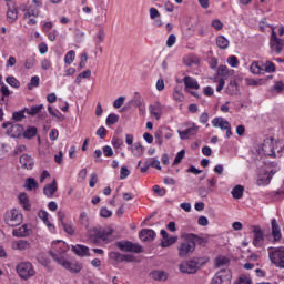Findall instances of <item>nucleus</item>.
Wrapping results in <instances>:
<instances>
[{"label":"nucleus","mask_w":284,"mask_h":284,"mask_svg":"<svg viewBox=\"0 0 284 284\" xmlns=\"http://www.w3.org/2000/svg\"><path fill=\"white\" fill-rule=\"evenodd\" d=\"M49 254L58 265H61L64 270L71 272V274H79V272L83 270V265L79 262H68L65 261V257L59 256L58 254L52 253V251H50Z\"/></svg>","instance_id":"1"},{"label":"nucleus","mask_w":284,"mask_h":284,"mask_svg":"<svg viewBox=\"0 0 284 284\" xmlns=\"http://www.w3.org/2000/svg\"><path fill=\"white\" fill-rule=\"evenodd\" d=\"M268 258L275 267L284 270V246L268 247Z\"/></svg>","instance_id":"2"},{"label":"nucleus","mask_w":284,"mask_h":284,"mask_svg":"<svg viewBox=\"0 0 284 284\" xmlns=\"http://www.w3.org/2000/svg\"><path fill=\"white\" fill-rule=\"evenodd\" d=\"M4 222L10 227H17L18 225H21V223H23V214H21L20 211L17 209H11L6 212Z\"/></svg>","instance_id":"3"},{"label":"nucleus","mask_w":284,"mask_h":284,"mask_svg":"<svg viewBox=\"0 0 284 284\" xmlns=\"http://www.w3.org/2000/svg\"><path fill=\"white\" fill-rule=\"evenodd\" d=\"M17 274L20 276V278H23V281H28V278H32L34 274H37V271H34V266L30 262H21L16 266Z\"/></svg>","instance_id":"4"},{"label":"nucleus","mask_w":284,"mask_h":284,"mask_svg":"<svg viewBox=\"0 0 284 284\" xmlns=\"http://www.w3.org/2000/svg\"><path fill=\"white\" fill-rule=\"evenodd\" d=\"M201 265V258L194 257L190 261H184L179 265V270L182 274H196Z\"/></svg>","instance_id":"5"},{"label":"nucleus","mask_w":284,"mask_h":284,"mask_svg":"<svg viewBox=\"0 0 284 284\" xmlns=\"http://www.w3.org/2000/svg\"><path fill=\"white\" fill-rule=\"evenodd\" d=\"M195 250L194 242L190 240V235L187 233L184 235V241L178 247L179 256L180 258H187V256H190V254H192Z\"/></svg>","instance_id":"6"},{"label":"nucleus","mask_w":284,"mask_h":284,"mask_svg":"<svg viewBox=\"0 0 284 284\" xmlns=\"http://www.w3.org/2000/svg\"><path fill=\"white\" fill-rule=\"evenodd\" d=\"M112 232L114 231H101L99 229H94L93 234L91 235V241H93L94 243H99L100 241H103L104 243H112V241H114V239L112 237Z\"/></svg>","instance_id":"7"},{"label":"nucleus","mask_w":284,"mask_h":284,"mask_svg":"<svg viewBox=\"0 0 284 284\" xmlns=\"http://www.w3.org/2000/svg\"><path fill=\"white\" fill-rule=\"evenodd\" d=\"M3 130L6 131V134L8 136H11V139H19L23 134V125L21 124H12L11 122H4L2 124Z\"/></svg>","instance_id":"8"},{"label":"nucleus","mask_w":284,"mask_h":284,"mask_svg":"<svg viewBox=\"0 0 284 284\" xmlns=\"http://www.w3.org/2000/svg\"><path fill=\"white\" fill-rule=\"evenodd\" d=\"M116 247L121 250V252H133L134 254H141L143 252V247L141 245L130 241L116 242Z\"/></svg>","instance_id":"9"},{"label":"nucleus","mask_w":284,"mask_h":284,"mask_svg":"<svg viewBox=\"0 0 284 284\" xmlns=\"http://www.w3.org/2000/svg\"><path fill=\"white\" fill-rule=\"evenodd\" d=\"M232 283V273L230 270H221L212 278L211 284H231Z\"/></svg>","instance_id":"10"},{"label":"nucleus","mask_w":284,"mask_h":284,"mask_svg":"<svg viewBox=\"0 0 284 284\" xmlns=\"http://www.w3.org/2000/svg\"><path fill=\"white\" fill-rule=\"evenodd\" d=\"M270 45L273 52H275V54H281V52H283L284 40L278 38L276 31H272Z\"/></svg>","instance_id":"11"},{"label":"nucleus","mask_w":284,"mask_h":284,"mask_svg":"<svg viewBox=\"0 0 284 284\" xmlns=\"http://www.w3.org/2000/svg\"><path fill=\"white\" fill-rule=\"evenodd\" d=\"M262 150L267 156L276 158V146L274 138H266L262 144Z\"/></svg>","instance_id":"12"},{"label":"nucleus","mask_w":284,"mask_h":284,"mask_svg":"<svg viewBox=\"0 0 284 284\" xmlns=\"http://www.w3.org/2000/svg\"><path fill=\"white\" fill-rule=\"evenodd\" d=\"M150 20L153 21L154 28H161L163 26V20L161 19V12L159 9L151 7L149 9Z\"/></svg>","instance_id":"13"},{"label":"nucleus","mask_w":284,"mask_h":284,"mask_svg":"<svg viewBox=\"0 0 284 284\" xmlns=\"http://www.w3.org/2000/svg\"><path fill=\"white\" fill-rule=\"evenodd\" d=\"M278 170H281V168L275 166L270 172H267L263 175H260L257 179V185H270V183L272 181V176H274V174H276V172H278Z\"/></svg>","instance_id":"14"},{"label":"nucleus","mask_w":284,"mask_h":284,"mask_svg":"<svg viewBox=\"0 0 284 284\" xmlns=\"http://www.w3.org/2000/svg\"><path fill=\"white\" fill-rule=\"evenodd\" d=\"M253 245L254 247H263V243H265V237L263 235V231L258 226H254L253 229Z\"/></svg>","instance_id":"15"},{"label":"nucleus","mask_w":284,"mask_h":284,"mask_svg":"<svg viewBox=\"0 0 284 284\" xmlns=\"http://www.w3.org/2000/svg\"><path fill=\"white\" fill-rule=\"evenodd\" d=\"M139 236L144 243H152L156 239V232L152 229H143L140 231Z\"/></svg>","instance_id":"16"},{"label":"nucleus","mask_w":284,"mask_h":284,"mask_svg":"<svg viewBox=\"0 0 284 284\" xmlns=\"http://www.w3.org/2000/svg\"><path fill=\"white\" fill-rule=\"evenodd\" d=\"M197 132H199V128L196 126V124H193L192 126L187 128L184 131H178L179 136L180 139H182V141L190 139V136L196 135Z\"/></svg>","instance_id":"17"},{"label":"nucleus","mask_w":284,"mask_h":284,"mask_svg":"<svg viewBox=\"0 0 284 284\" xmlns=\"http://www.w3.org/2000/svg\"><path fill=\"white\" fill-rule=\"evenodd\" d=\"M20 165L23 170H32L34 168V158L28 154H22L20 156Z\"/></svg>","instance_id":"18"},{"label":"nucleus","mask_w":284,"mask_h":284,"mask_svg":"<svg viewBox=\"0 0 284 284\" xmlns=\"http://www.w3.org/2000/svg\"><path fill=\"white\" fill-rule=\"evenodd\" d=\"M43 108H44L43 104L32 105L31 108H24V112L29 116L39 115L40 119H43V115H41V111L43 110Z\"/></svg>","instance_id":"19"},{"label":"nucleus","mask_w":284,"mask_h":284,"mask_svg":"<svg viewBox=\"0 0 284 284\" xmlns=\"http://www.w3.org/2000/svg\"><path fill=\"white\" fill-rule=\"evenodd\" d=\"M53 250L57 252H52V254H57L58 256H63L65 252H68V244L63 241L53 242Z\"/></svg>","instance_id":"20"},{"label":"nucleus","mask_w":284,"mask_h":284,"mask_svg":"<svg viewBox=\"0 0 284 284\" xmlns=\"http://www.w3.org/2000/svg\"><path fill=\"white\" fill-rule=\"evenodd\" d=\"M213 128H220V130H229L232 124L223 118H214L212 120Z\"/></svg>","instance_id":"21"},{"label":"nucleus","mask_w":284,"mask_h":284,"mask_svg":"<svg viewBox=\"0 0 284 284\" xmlns=\"http://www.w3.org/2000/svg\"><path fill=\"white\" fill-rule=\"evenodd\" d=\"M72 252H74L77 256H81V257L90 256V248L85 245L78 244L75 246H72Z\"/></svg>","instance_id":"22"},{"label":"nucleus","mask_w":284,"mask_h":284,"mask_svg":"<svg viewBox=\"0 0 284 284\" xmlns=\"http://www.w3.org/2000/svg\"><path fill=\"white\" fill-rule=\"evenodd\" d=\"M13 236H17L18 239H23L26 236H30V227L24 224L20 226L19 229H14L12 231Z\"/></svg>","instance_id":"23"},{"label":"nucleus","mask_w":284,"mask_h":284,"mask_svg":"<svg viewBox=\"0 0 284 284\" xmlns=\"http://www.w3.org/2000/svg\"><path fill=\"white\" fill-rule=\"evenodd\" d=\"M271 225H272V236H273L274 241L275 242L281 241L283 235L281 234V226L276 222V219L272 220Z\"/></svg>","instance_id":"24"},{"label":"nucleus","mask_w":284,"mask_h":284,"mask_svg":"<svg viewBox=\"0 0 284 284\" xmlns=\"http://www.w3.org/2000/svg\"><path fill=\"white\" fill-rule=\"evenodd\" d=\"M19 203L23 210L27 212H30V200L28 199V194L26 192H22L18 195Z\"/></svg>","instance_id":"25"},{"label":"nucleus","mask_w":284,"mask_h":284,"mask_svg":"<svg viewBox=\"0 0 284 284\" xmlns=\"http://www.w3.org/2000/svg\"><path fill=\"white\" fill-rule=\"evenodd\" d=\"M54 192H57V180H53L51 184H47L43 187V194H45L48 199H52Z\"/></svg>","instance_id":"26"},{"label":"nucleus","mask_w":284,"mask_h":284,"mask_svg":"<svg viewBox=\"0 0 284 284\" xmlns=\"http://www.w3.org/2000/svg\"><path fill=\"white\" fill-rule=\"evenodd\" d=\"M183 82L185 84V88H189L190 90H199V88H201V85H199V81H196V79L192 77L186 75L183 79Z\"/></svg>","instance_id":"27"},{"label":"nucleus","mask_w":284,"mask_h":284,"mask_svg":"<svg viewBox=\"0 0 284 284\" xmlns=\"http://www.w3.org/2000/svg\"><path fill=\"white\" fill-rule=\"evenodd\" d=\"M189 241H192V243H194V247H196V244L202 246L207 245V240H205V237H200L194 233H189Z\"/></svg>","instance_id":"28"},{"label":"nucleus","mask_w":284,"mask_h":284,"mask_svg":"<svg viewBox=\"0 0 284 284\" xmlns=\"http://www.w3.org/2000/svg\"><path fill=\"white\" fill-rule=\"evenodd\" d=\"M151 278L153 281H168V274L165 271L156 270L150 273Z\"/></svg>","instance_id":"29"},{"label":"nucleus","mask_w":284,"mask_h":284,"mask_svg":"<svg viewBox=\"0 0 284 284\" xmlns=\"http://www.w3.org/2000/svg\"><path fill=\"white\" fill-rule=\"evenodd\" d=\"M39 130L37 129V126H27L26 130L22 131V136L24 139H34V136H37V132Z\"/></svg>","instance_id":"30"},{"label":"nucleus","mask_w":284,"mask_h":284,"mask_svg":"<svg viewBox=\"0 0 284 284\" xmlns=\"http://www.w3.org/2000/svg\"><path fill=\"white\" fill-rule=\"evenodd\" d=\"M216 45L220 48V50H227V48H230V40H227V38L224 36H219L216 38Z\"/></svg>","instance_id":"31"},{"label":"nucleus","mask_w":284,"mask_h":284,"mask_svg":"<svg viewBox=\"0 0 284 284\" xmlns=\"http://www.w3.org/2000/svg\"><path fill=\"white\" fill-rule=\"evenodd\" d=\"M14 250H20V252H26V250H30V242L26 240H19L13 244Z\"/></svg>","instance_id":"32"},{"label":"nucleus","mask_w":284,"mask_h":284,"mask_svg":"<svg viewBox=\"0 0 284 284\" xmlns=\"http://www.w3.org/2000/svg\"><path fill=\"white\" fill-rule=\"evenodd\" d=\"M149 110H150V114L154 116L156 121L161 119V104L156 103V104L150 105Z\"/></svg>","instance_id":"33"},{"label":"nucleus","mask_w":284,"mask_h":284,"mask_svg":"<svg viewBox=\"0 0 284 284\" xmlns=\"http://www.w3.org/2000/svg\"><path fill=\"white\" fill-rule=\"evenodd\" d=\"M23 187H26L28 192H32V190H37V187H39V184L37 183V180H34V178H28Z\"/></svg>","instance_id":"34"},{"label":"nucleus","mask_w":284,"mask_h":284,"mask_svg":"<svg viewBox=\"0 0 284 284\" xmlns=\"http://www.w3.org/2000/svg\"><path fill=\"white\" fill-rule=\"evenodd\" d=\"M19 19V14L17 12V8L13 7V9H8L7 11V21L9 23H14Z\"/></svg>","instance_id":"35"},{"label":"nucleus","mask_w":284,"mask_h":284,"mask_svg":"<svg viewBox=\"0 0 284 284\" xmlns=\"http://www.w3.org/2000/svg\"><path fill=\"white\" fill-rule=\"evenodd\" d=\"M243 192H244V189L242 185H236L233 187V190L231 191V194L233 196V199H243Z\"/></svg>","instance_id":"36"},{"label":"nucleus","mask_w":284,"mask_h":284,"mask_svg":"<svg viewBox=\"0 0 284 284\" xmlns=\"http://www.w3.org/2000/svg\"><path fill=\"white\" fill-rule=\"evenodd\" d=\"M23 119H26V109L12 113V120L16 121V123L23 121Z\"/></svg>","instance_id":"37"},{"label":"nucleus","mask_w":284,"mask_h":284,"mask_svg":"<svg viewBox=\"0 0 284 284\" xmlns=\"http://www.w3.org/2000/svg\"><path fill=\"white\" fill-rule=\"evenodd\" d=\"M77 57V53L74 52V50H70L69 52H67V54L64 55V63L67 65H72V63H74V58Z\"/></svg>","instance_id":"38"},{"label":"nucleus","mask_w":284,"mask_h":284,"mask_svg":"<svg viewBox=\"0 0 284 284\" xmlns=\"http://www.w3.org/2000/svg\"><path fill=\"white\" fill-rule=\"evenodd\" d=\"M143 152H145V148H143L141 143H135L134 148L132 149L134 156H142Z\"/></svg>","instance_id":"39"},{"label":"nucleus","mask_w":284,"mask_h":284,"mask_svg":"<svg viewBox=\"0 0 284 284\" xmlns=\"http://www.w3.org/2000/svg\"><path fill=\"white\" fill-rule=\"evenodd\" d=\"M250 71L252 72V74H261V72H263L261 62H253L250 67Z\"/></svg>","instance_id":"40"},{"label":"nucleus","mask_w":284,"mask_h":284,"mask_svg":"<svg viewBox=\"0 0 284 284\" xmlns=\"http://www.w3.org/2000/svg\"><path fill=\"white\" fill-rule=\"evenodd\" d=\"M30 17H39V9L29 7L24 13V19H30Z\"/></svg>","instance_id":"41"},{"label":"nucleus","mask_w":284,"mask_h":284,"mask_svg":"<svg viewBox=\"0 0 284 284\" xmlns=\"http://www.w3.org/2000/svg\"><path fill=\"white\" fill-rule=\"evenodd\" d=\"M6 82L11 85V88H21V82L12 75L7 77Z\"/></svg>","instance_id":"42"},{"label":"nucleus","mask_w":284,"mask_h":284,"mask_svg":"<svg viewBox=\"0 0 284 284\" xmlns=\"http://www.w3.org/2000/svg\"><path fill=\"white\" fill-rule=\"evenodd\" d=\"M130 103L132 105H134L135 108H141L142 105H145V103L143 102V98H141V95L136 94L131 101Z\"/></svg>","instance_id":"43"},{"label":"nucleus","mask_w":284,"mask_h":284,"mask_svg":"<svg viewBox=\"0 0 284 284\" xmlns=\"http://www.w3.org/2000/svg\"><path fill=\"white\" fill-rule=\"evenodd\" d=\"M40 79L39 75H34L31 78L30 83H28V90H34V88H39Z\"/></svg>","instance_id":"44"},{"label":"nucleus","mask_w":284,"mask_h":284,"mask_svg":"<svg viewBox=\"0 0 284 284\" xmlns=\"http://www.w3.org/2000/svg\"><path fill=\"white\" fill-rule=\"evenodd\" d=\"M105 122H106V125H114V123H119V115L114 113H110Z\"/></svg>","instance_id":"45"},{"label":"nucleus","mask_w":284,"mask_h":284,"mask_svg":"<svg viewBox=\"0 0 284 284\" xmlns=\"http://www.w3.org/2000/svg\"><path fill=\"white\" fill-rule=\"evenodd\" d=\"M179 241L176 236H169L165 241L162 242V247H170V245H174Z\"/></svg>","instance_id":"46"},{"label":"nucleus","mask_w":284,"mask_h":284,"mask_svg":"<svg viewBox=\"0 0 284 284\" xmlns=\"http://www.w3.org/2000/svg\"><path fill=\"white\" fill-rule=\"evenodd\" d=\"M62 227L67 234H70V236L74 235V225H72V223L62 222Z\"/></svg>","instance_id":"47"},{"label":"nucleus","mask_w":284,"mask_h":284,"mask_svg":"<svg viewBox=\"0 0 284 284\" xmlns=\"http://www.w3.org/2000/svg\"><path fill=\"white\" fill-rule=\"evenodd\" d=\"M109 256L112 261H115V263H123V254L119 252H111Z\"/></svg>","instance_id":"48"},{"label":"nucleus","mask_w":284,"mask_h":284,"mask_svg":"<svg viewBox=\"0 0 284 284\" xmlns=\"http://www.w3.org/2000/svg\"><path fill=\"white\" fill-rule=\"evenodd\" d=\"M214 190L212 189H205V186H201L199 187L197 192H199V196L201 199H207V194H210V192H213Z\"/></svg>","instance_id":"49"},{"label":"nucleus","mask_w":284,"mask_h":284,"mask_svg":"<svg viewBox=\"0 0 284 284\" xmlns=\"http://www.w3.org/2000/svg\"><path fill=\"white\" fill-rule=\"evenodd\" d=\"M36 63H37V60L34 59V57L27 58L24 62L26 70H32V67L36 65Z\"/></svg>","instance_id":"50"},{"label":"nucleus","mask_w":284,"mask_h":284,"mask_svg":"<svg viewBox=\"0 0 284 284\" xmlns=\"http://www.w3.org/2000/svg\"><path fill=\"white\" fill-rule=\"evenodd\" d=\"M154 139H155L156 145H163V131L161 130L155 131Z\"/></svg>","instance_id":"51"},{"label":"nucleus","mask_w":284,"mask_h":284,"mask_svg":"<svg viewBox=\"0 0 284 284\" xmlns=\"http://www.w3.org/2000/svg\"><path fill=\"white\" fill-rule=\"evenodd\" d=\"M226 63H229L231 68H239V58H236V55H231L227 58Z\"/></svg>","instance_id":"52"},{"label":"nucleus","mask_w":284,"mask_h":284,"mask_svg":"<svg viewBox=\"0 0 284 284\" xmlns=\"http://www.w3.org/2000/svg\"><path fill=\"white\" fill-rule=\"evenodd\" d=\"M111 143L115 150H121V146L123 145V139L114 136Z\"/></svg>","instance_id":"53"},{"label":"nucleus","mask_w":284,"mask_h":284,"mask_svg":"<svg viewBox=\"0 0 284 284\" xmlns=\"http://www.w3.org/2000/svg\"><path fill=\"white\" fill-rule=\"evenodd\" d=\"M265 72L272 73V72H276V65L272 62V61H267L264 64V69Z\"/></svg>","instance_id":"54"},{"label":"nucleus","mask_w":284,"mask_h":284,"mask_svg":"<svg viewBox=\"0 0 284 284\" xmlns=\"http://www.w3.org/2000/svg\"><path fill=\"white\" fill-rule=\"evenodd\" d=\"M104 39H105V32L103 31V29H99L94 39L95 43H103Z\"/></svg>","instance_id":"55"},{"label":"nucleus","mask_w":284,"mask_h":284,"mask_svg":"<svg viewBox=\"0 0 284 284\" xmlns=\"http://www.w3.org/2000/svg\"><path fill=\"white\" fill-rule=\"evenodd\" d=\"M183 159H185V150H181L175 159H174V162H173V165H179V163H181L183 161Z\"/></svg>","instance_id":"56"},{"label":"nucleus","mask_w":284,"mask_h":284,"mask_svg":"<svg viewBox=\"0 0 284 284\" xmlns=\"http://www.w3.org/2000/svg\"><path fill=\"white\" fill-rule=\"evenodd\" d=\"M79 222H80V224L83 225L84 227H88V225H89L88 213L82 212V213L80 214Z\"/></svg>","instance_id":"57"},{"label":"nucleus","mask_w":284,"mask_h":284,"mask_svg":"<svg viewBox=\"0 0 284 284\" xmlns=\"http://www.w3.org/2000/svg\"><path fill=\"white\" fill-rule=\"evenodd\" d=\"M223 265H227V258L224 256H219L215 260V267H223Z\"/></svg>","instance_id":"58"},{"label":"nucleus","mask_w":284,"mask_h":284,"mask_svg":"<svg viewBox=\"0 0 284 284\" xmlns=\"http://www.w3.org/2000/svg\"><path fill=\"white\" fill-rule=\"evenodd\" d=\"M153 192L155 194H158V196H165V194L168 193V191L159 185H154L153 186Z\"/></svg>","instance_id":"59"},{"label":"nucleus","mask_w":284,"mask_h":284,"mask_svg":"<svg viewBox=\"0 0 284 284\" xmlns=\"http://www.w3.org/2000/svg\"><path fill=\"white\" fill-rule=\"evenodd\" d=\"M97 136L101 138V139H105V136H108V130L105 129V126H100L97 132H95Z\"/></svg>","instance_id":"60"},{"label":"nucleus","mask_w":284,"mask_h":284,"mask_svg":"<svg viewBox=\"0 0 284 284\" xmlns=\"http://www.w3.org/2000/svg\"><path fill=\"white\" fill-rule=\"evenodd\" d=\"M38 216L39 219H41V221H43V223H48V221H50L49 220L50 214H48L47 211L40 210L38 212Z\"/></svg>","instance_id":"61"},{"label":"nucleus","mask_w":284,"mask_h":284,"mask_svg":"<svg viewBox=\"0 0 284 284\" xmlns=\"http://www.w3.org/2000/svg\"><path fill=\"white\" fill-rule=\"evenodd\" d=\"M123 103H125V97H119L114 102H113V108L119 110V108H122Z\"/></svg>","instance_id":"62"},{"label":"nucleus","mask_w":284,"mask_h":284,"mask_svg":"<svg viewBox=\"0 0 284 284\" xmlns=\"http://www.w3.org/2000/svg\"><path fill=\"white\" fill-rule=\"evenodd\" d=\"M130 174V170H128V166H122L120 170V179L123 181L124 179H128Z\"/></svg>","instance_id":"63"},{"label":"nucleus","mask_w":284,"mask_h":284,"mask_svg":"<svg viewBox=\"0 0 284 284\" xmlns=\"http://www.w3.org/2000/svg\"><path fill=\"white\" fill-rule=\"evenodd\" d=\"M235 284H252V280L245 275H242Z\"/></svg>","instance_id":"64"}]
</instances>
